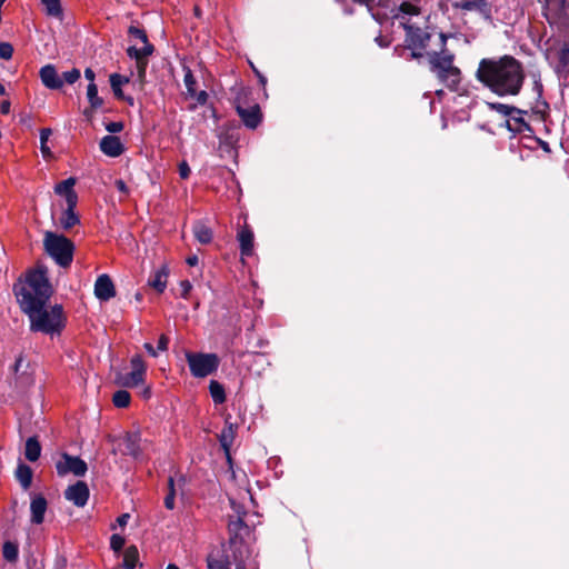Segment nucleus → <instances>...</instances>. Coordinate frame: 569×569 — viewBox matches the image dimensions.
I'll return each mask as SVG.
<instances>
[{
	"mask_svg": "<svg viewBox=\"0 0 569 569\" xmlns=\"http://www.w3.org/2000/svg\"><path fill=\"white\" fill-rule=\"evenodd\" d=\"M126 82H128V79L122 78L118 73H113L110 76V84H111L113 93L117 98H122L123 94H122L121 86Z\"/></svg>",
	"mask_w": 569,
	"mask_h": 569,
	"instance_id": "obj_39",
	"label": "nucleus"
},
{
	"mask_svg": "<svg viewBox=\"0 0 569 569\" xmlns=\"http://www.w3.org/2000/svg\"><path fill=\"white\" fill-rule=\"evenodd\" d=\"M169 270L167 266H162L156 270L149 278L148 284L153 288L157 292L162 293L167 288Z\"/></svg>",
	"mask_w": 569,
	"mask_h": 569,
	"instance_id": "obj_20",
	"label": "nucleus"
},
{
	"mask_svg": "<svg viewBox=\"0 0 569 569\" xmlns=\"http://www.w3.org/2000/svg\"><path fill=\"white\" fill-rule=\"evenodd\" d=\"M154 48L151 43H147V46H143V48L138 49L136 47H129L127 49V54L134 59L137 62V68L139 71V77L142 78L146 72L147 68V58L152 54Z\"/></svg>",
	"mask_w": 569,
	"mask_h": 569,
	"instance_id": "obj_11",
	"label": "nucleus"
},
{
	"mask_svg": "<svg viewBox=\"0 0 569 569\" xmlns=\"http://www.w3.org/2000/svg\"><path fill=\"white\" fill-rule=\"evenodd\" d=\"M178 170L181 179H188L191 173V169L187 161H181L178 166Z\"/></svg>",
	"mask_w": 569,
	"mask_h": 569,
	"instance_id": "obj_47",
	"label": "nucleus"
},
{
	"mask_svg": "<svg viewBox=\"0 0 569 569\" xmlns=\"http://www.w3.org/2000/svg\"><path fill=\"white\" fill-rule=\"evenodd\" d=\"M376 41L379 43L380 47H388L389 42L386 41L382 37L376 38Z\"/></svg>",
	"mask_w": 569,
	"mask_h": 569,
	"instance_id": "obj_59",
	"label": "nucleus"
},
{
	"mask_svg": "<svg viewBox=\"0 0 569 569\" xmlns=\"http://www.w3.org/2000/svg\"><path fill=\"white\" fill-rule=\"evenodd\" d=\"M100 150L108 157H119L123 153L124 147L117 136H106L100 141Z\"/></svg>",
	"mask_w": 569,
	"mask_h": 569,
	"instance_id": "obj_15",
	"label": "nucleus"
},
{
	"mask_svg": "<svg viewBox=\"0 0 569 569\" xmlns=\"http://www.w3.org/2000/svg\"><path fill=\"white\" fill-rule=\"evenodd\" d=\"M41 445L37 437H30L26 441L24 457L27 460L34 462L40 458Z\"/></svg>",
	"mask_w": 569,
	"mask_h": 569,
	"instance_id": "obj_23",
	"label": "nucleus"
},
{
	"mask_svg": "<svg viewBox=\"0 0 569 569\" xmlns=\"http://www.w3.org/2000/svg\"><path fill=\"white\" fill-rule=\"evenodd\" d=\"M32 476V469L28 465L22 462L18 465L16 470V478L24 490L30 488Z\"/></svg>",
	"mask_w": 569,
	"mask_h": 569,
	"instance_id": "obj_24",
	"label": "nucleus"
},
{
	"mask_svg": "<svg viewBox=\"0 0 569 569\" xmlns=\"http://www.w3.org/2000/svg\"><path fill=\"white\" fill-rule=\"evenodd\" d=\"M139 560V551L136 546H129L123 553V568L134 569Z\"/></svg>",
	"mask_w": 569,
	"mask_h": 569,
	"instance_id": "obj_28",
	"label": "nucleus"
},
{
	"mask_svg": "<svg viewBox=\"0 0 569 569\" xmlns=\"http://www.w3.org/2000/svg\"><path fill=\"white\" fill-rule=\"evenodd\" d=\"M236 110L243 124L249 129H256L262 120L261 109L258 103L249 107H243L239 99H237Z\"/></svg>",
	"mask_w": 569,
	"mask_h": 569,
	"instance_id": "obj_9",
	"label": "nucleus"
},
{
	"mask_svg": "<svg viewBox=\"0 0 569 569\" xmlns=\"http://www.w3.org/2000/svg\"><path fill=\"white\" fill-rule=\"evenodd\" d=\"M247 525L240 517H236L233 519H230L228 522V530L230 533V545L232 546L234 543V540L241 536V532L243 530H247Z\"/></svg>",
	"mask_w": 569,
	"mask_h": 569,
	"instance_id": "obj_26",
	"label": "nucleus"
},
{
	"mask_svg": "<svg viewBox=\"0 0 569 569\" xmlns=\"http://www.w3.org/2000/svg\"><path fill=\"white\" fill-rule=\"evenodd\" d=\"M393 19L406 32L403 44L397 46L395 53L407 61L427 56L430 52L428 47L432 34L428 31L427 21L421 14L420 7L403 1L398 7Z\"/></svg>",
	"mask_w": 569,
	"mask_h": 569,
	"instance_id": "obj_2",
	"label": "nucleus"
},
{
	"mask_svg": "<svg viewBox=\"0 0 569 569\" xmlns=\"http://www.w3.org/2000/svg\"><path fill=\"white\" fill-rule=\"evenodd\" d=\"M430 69L437 78L450 90H457L461 80L459 68L453 66V54L442 50L430 51L428 54Z\"/></svg>",
	"mask_w": 569,
	"mask_h": 569,
	"instance_id": "obj_4",
	"label": "nucleus"
},
{
	"mask_svg": "<svg viewBox=\"0 0 569 569\" xmlns=\"http://www.w3.org/2000/svg\"><path fill=\"white\" fill-rule=\"evenodd\" d=\"M114 186L118 189V191H120L121 193H123L126 196L129 193V189L123 180H121V179L116 180Z\"/></svg>",
	"mask_w": 569,
	"mask_h": 569,
	"instance_id": "obj_51",
	"label": "nucleus"
},
{
	"mask_svg": "<svg viewBox=\"0 0 569 569\" xmlns=\"http://www.w3.org/2000/svg\"><path fill=\"white\" fill-rule=\"evenodd\" d=\"M209 391L214 403L221 405L226 401L224 388L221 383L216 380H211L209 385Z\"/></svg>",
	"mask_w": 569,
	"mask_h": 569,
	"instance_id": "obj_29",
	"label": "nucleus"
},
{
	"mask_svg": "<svg viewBox=\"0 0 569 569\" xmlns=\"http://www.w3.org/2000/svg\"><path fill=\"white\" fill-rule=\"evenodd\" d=\"M131 396L126 390H118L113 393L112 402L117 408H127L130 405Z\"/></svg>",
	"mask_w": 569,
	"mask_h": 569,
	"instance_id": "obj_34",
	"label": "nucleus"
},
{
	"mask_svg": "<svg viewBox=\"0 0 569 569\" xmlns=\"http://www.w3.org/2000/svg\"><path fill=\"white\" fill-rule=\"evenodd\" d=\"M87 97L90 102V107L96 110L103 104V100L98 96V88L96 83H89L87 88Z\"/></svg>",
	"mask_w": 569,
	"mask_h": 569,
	"instance_id": "obj_32",
	"label": "nucleus"
},
{
	"mask_svg": "<svg viewBox=\"0 0 569 569\" xmlns=\"http://www.w3.org/2000/svg\"><path fill=\"white\" fill-rule=\"evenodd\" d=\"M28 569H43V566L36 558H31L27 562Z\"/></svg>",
	"mask_w": 569,
	"mask_h": 569,
	"instance_id": "obj_53",
	"label": "nucleus"
},
{
	"mask_svg": "<svg viewBox=\"0 0 569 569\" xmlns=\"http://www.w3.org/2000/svg\"><path fill=\"white\" fill-rule=\"evenodd\" d=\"M167 569H180V568L174 563H169Z\"/></svg>",
	"mask_w": 569,
	"mask_h": 569,
	"instance_id": "obj_63",
	"label": "nucleus"
},
{
	"mask_svg": "<svg viewBox=\"0 0 569 569\" xmlns=\"http://www.w3.org/2000/svg\"><path fill=\"white\" fill-rule=\"evenodd\" d=\"M51 133H52V131L49 128H43L40 130V143H41L40 149H41V152H42V156L44 159H49L52 157V152L47 144Z\"/></svg>",
	"mask_w": 569,
	"mask_h": 569,
	"instance_id": "obj_33",
	"label": "nucleus"
},
{
	"mask_svg": "<svg viewBox=\"0 0 569 569\" xmlns=\"http://www.w3.org/2000/svg\"><path fill=\"white\" fill-rule=\"evenodd\" d=\"M144 382V377L138 372L130 371L118 378V383L127 388H134Z\"/></svg>",
	"mask_w": 569,
	"mask_h": 569,
	"instance_id": "obj_27",
	"label": "nucleus"
},
{
	"mask_svg": "<svg viewBox=\"0 0 569 569\" xmlns=\"http://www.w3.org/2000/svg\"><path fill=\"white\" fill-rule=\"evenodd\" d=\"M89 488L83 481H78L72 486H69L64 491L67 500L71 501L77 507H84L89 499Z\"/></svg>",
	"mask_w": 569,
	"mask_h": 569,
	"instance_id": "obj_10",
	"label": "nucleus"
},
{
	"mask_svg": "<svg viewBox=\"0 0 569 569\" xmlns=\"http://www.w3.org/2000/svg\"><path fill=\"white\" fill-rule=\"evenodd\" d=\"M236 569H246V568H244V563H243V562H238V563L236 565Z\"/></svg>",
	"mask_w": 569,
	"mask_h": 569,
	"instance_id": "obj_64",
	"label": "nucleus"
},
{
	"mask_svg": "<svg viewBox=\"0 0 569 569\" xmlns=\"http://www.w3.org/2000/svg\"><path fill=\"white\" fill-rule=\"evenodd\" d=\"M506 126L512 132H522L529 129L528 123L523 120L521 114L510 116V118L506 120Z\"/></svg>",
	"mask_w": 569,
	"mask_h": 569,
	"instance_id": "obj_30",
	"label": "nucleus"
},
{
	"mask_svg": "<svg viewBox=\"0 0 569 569\" xmlns=\"http://www.w3.org/2000/svg\"><path fill=\"white\" fill-rule=\"evenodd\" d=\"M124 543H126V540L120 535L114 533L110 538V547L116 552L120 551L123 548Z\"/></svg>",
	"mask_w": 569,
	"mask_h": 569,
	"instance_id": "obj_45",
	"label": "nucleus"
},
{
	"mask_svg": "<svg viewBox=\"0 0 569 569\" xmlns=\"http://www.w3.org/2000/svg\"><path fill=\"white\" fill-rule=\"evenodd\" d=\"M130 365L131 371L138 372L139 375L146 377L147 365L141 355H134L130 360Z\"/></svg>",
	"mask_w": 569,
	"mask_h": 569,
	"instance_id": "obj_38",
	"label": "nucleus"
},
{
	"mask_svg": "<svg viewBox=\"0 0 569 569\" xmlns=\"http://www.w3.org/2000/svg\"><path fill=\"white\" fill-rule=\"evenodd\" d=\"M94 295L101 301H108L116 296V288L108 274H100L94 283Z\"/></svg>",
	"mask_w": 569,
	"mask_h": 569,
	"instance_id": "obj_12",
	"label": "nucleus"
},
{
	"mask_svg": "<svg viewBox=\"0 0 569 569\" xmlns=\"http://www.w3.org/2000/svg\"><path fill=\"white\" fill-rule=\"evenodd\" d=\"M13 290L21 310L29 317L31 331L47 335L62 331L66 326L62 306L47 308L52 289L44 267L30 271L26 281L14 284Z\"/></svg>",
	"mask_w": 569,
	"mask_h": 569,
	"instance_id": "obj_1",
	"label": "nucleus"
},
{
	"mask_svg": "<svg viewBox=\"0 0 569 569\" xmlns=\"http://www.w3.org/2000/svg\"><path fill=\"white\" fill-rule=\"evenodd\" d=\"M128 33L130 36L139 39L141 42H143L144 46H147V43H150L148 41V37H147L146 31L140 29V28H138V27H134V26L129 27Z\"/></svg>",
	"mask_w": 569,
	"mask_h": 569,
	"instance_id": "obj_43",
	"label": "nucleus"
},
{
	"mask_svg": "<svg viewBox=\"0 0 569 569\" xmlns=\"http://www.w3.org/2000/svg\"><path fill=\"white\" fill-rule=\"evenodd\" d=\"M76 207H77V204L71 206L70 203H67V208L61 213L59 221H60V226L64 230H70L71 228H73L76 224H78L80 222L79 217L74 212Z\"/></svg>",
	"mask_w": 569,
	"mask_h": 569,
	"instance_id": "obj_22",
	"label": "nucleus"
},
{
	"mask_svg": "<svg viewBox=\"0 0 569 569\" xmlns=\"http://www.w3.org/2000/svg\"><path fill=\"white\" fill-rule=\"evenodd\" d=\"M150 395H151L150 388L149 387L144 388L143 391H142V397L144 399H148L150 397Z\"/></svg>",
	"mask_w": 569,
	"mask_h": 569,
	"instance_id": "obj_61",
	"label": "nucleus"
},
{
	"mask_svg": "<svg viewBox=\"0 0 569 569\" xmlns=\"http://www.w3.org/2000/svg\"><path fill=\"white\" fill-rule=\"evenodd\" d=\"M76 184L74 178H68L66 180L60 181L54 187V192L61 197L66 198V202L72 204L78 203V194L74 191L73 187Z\"/></svg>",
	"mask_w": 569,
	"mask_h": 569,
	"instance_id": "obj_16",
	"label": "nucleus"
},
{
	"mask_svg": "<svg viewBox=\"0 0 569 569\" xmlns=\"http://www.w3.org/2000/svg\"><path fill=\"white\" fill-rule=\"evenodd\" d=\"M186 261L189 266L193 267V266L198 264L199 260H198V257L193 254V256L188 257Z\"/></svg>",
	"mask_w": 569,
	"mask_h": 569,
	"instance_id": "obj_58",
	"label": "nucleus"
},
{
	"mask_svg": "<svg viewBox=\"0 0 569 569\" xmlns=\"http://www.w3.org/2000/svg\"><path fill=\"white\" fill-rule=\"evenodd\" d=\"M487 3L488 0H451L452 7L462 11H483Z\"/></svg>",
	"mask_w": 569,
	"mask_h": 569,
	"instance_id": "obj_21",
	"label": "nucleus"
},
{
	"mask_svg": "<svg viewBox=\"0 0 569 569\" xmlns=\"http://www.w3.org/2000/svg\"><path fill=\"white\" fill-rule=\"evenodd\" d=\"M490 108L501 114L512 116V114H521L522 111L517 109L516 107L505 104V103H490Z\"/></svg>",
	"mask_w": 569,
	"mask_h": 569,
	"instance_id": "obj_40",
	"label": "nucleus"
},
{
	"mask_svg": "<svg viewBox=\"0 0 569 569\" xmlns=\"http://www.w3.org/2000/svg\"><path fill=\"white\" fill-rule=\"evenodd\" d=\"M47 500L43 496H34L31 500L30 510H31V521L36 525H40L43 522L44 513L47 511Z\"/></svg>",
	"mask_w": 569,
	"mask_h": 569,
	"instance_id": "obj_18",
	"label": "nucleus"
},
{
	"mask_svg": "<svg viewBox=\"0 0 569 569\" xmlns=\"http://www.w3.org/2000/svg\"><path fill=\"white\" fill-rule=\"evenodd\" d=\"M106 129L111 133H117L123 130V123L121 121H112L106 124Z\"/></svg>",
	"mask_w": 569,
	"mask_h": 569,
	"instance_id": "obj_48",
	"label": "nucleus"
},
{
	"mask_svg": "<svg viewBox=\"0 0 569 569\" xmlns=\"http://www.w3.org/2000/svg\"><path fill=\"white\" fill-rule=\"evenodd\" d=\"M22 362V358H18L12 367L13 371H18Z\"/></svg>",
	"mask_w": 569,
	"mask_h": 569,
	"instance_id": "obj_60",
	"label": "nucleus"
},
{
	"mask_svg": "<svg viewBox=\"0 0 569 569\" xmlns=\"http://www.w3.org/2000/svg\"><path fill=\"white\" fill-rule=\"evenodd\" d=\"M169 338L166 335H161L158 340V349L160 351H166L168 349Z\"/></svg>",
	"mask_w": 569,
	"mask_h": 569,
	"instance_id": "obj_50",
	"label": "nucleus"
},
{
	"mask_svg": "<svg viewBox=\"0 0 569 569\" xmlns=\"http://www.w3.org/2000/svg\"><path fill=\"white\" fill-rule=\"evenodd\" d=\"M130 516L128 513H123L121 516H119L117 518V523L120 526V527H123L127 525L128 520H129Z\"/></svg>",
	"mask_w": 569,
	"mask_h": 569,
	"instance_id": "obj_54",
	"label": "nucleus"
},
{
	"mask_svg": "<svg viewBox=\"0 0 569 569\" xmlns=\"http://www.w3.org/2000/svg\"><path fill=\"white\" fill-rule=\"evenodd\" d=\"M43 246L47 253L62 268L70 267L73 260L74 244L62 234L51 231L44 233Z\"/></svg>",
	"mask_w": 569,
	"mask_h": 569,
	"instance_id": "obj_5",
	"label": "nucleus"
},
{
	"mask_svg": "<svg viewBox=\"0 0 569 569\" xmlns=\"http://www.w3.org/2000/svg\"><path fill=\"white\" fill-rule=\"evenodd\" d=\"M543 16L550 26L559 29L569 27V2L566 0H545Z\"/></svg>",
	"mask_w": 569,
	"mask_h": 569,
	"instance_id": "obj_7",
	"label": "nucleus"
},
{
	"mask_svg": "<svg viewBox=\"0 0 569 569\" xmlns=\"http://www.w3.org/2000/svg\"><path fill=\"white\" fill-rule=\"evenodd\" d=\"M81 77L80 70L77 68H73L69 71H66L62 73L61 79L63 80V83L73 84L77 82Z\"/></svg>",
	"mask_w": 569,
	"mask_h": 569,
	"instance_id": "obj_42",
	"label": "nucleus"
},
{
	"mask_svg": "<svg viewBox=\"0 0 569 569\" xmlns=\"http://www.w3.org/2000/svg\"><path fill=\"white\" fill-rule=\"evenodd\" d=\"M39 77L43 86L51 90H59L63 87V80L58 74L53 64H46L39 71Z\"/></svg>",
	"mask_w": 569,
	"mask_h": 569,
	"instance_id": "obj_13",
	"label": "nucleus"
},
{
	"mask_svg": "<svg viewBox=\"0 0 569 569\" xmlns=\"http://www.w3.org/2000/svg\"><path fill=\"white\" fill-rule=\"evenodd\" d=\"M186 358L191 375L197 378H204L213 373L219 366V358L214 353L187 352Z\"/></svg>",
	"mask_w": 569,
	"mask_h": 569,
	"instance_id": "obj_6",
	"label": "nucleus"
},
{
	"mask_svg": "<svg viewBox=\"0 0 569 569\" xmlns=\"http://www.w3.org/2000/svg\"><path fill=\"white\" fill-rule=\"evenodd\" d=\"M183 82L191 98H194L200 104L207 102L208 93L206 91H197V80L190 69L186 70Z\"/></svg>",
	"mask_w": 569,
	"mask_h": 569,
	"instance_id": "obj_17",
	"label": "nucleus"
},
{
	"mask_svg": "<svg viewBox=\"0 0 569 569\" xmlns=\"http://www.w3.org/2000/svg\"><path fill=\"white\" fill-rule=\"evenodd\" d=\"M176 500V489H174V479L169 477L168 479V493L164 497V507L169 510L174 508Z\"/></svg>",
	"mask_w": 569,
	"mask_h": 569,
	"instance_id": "obj_37",
	"label": "nucleus"
},
{
	"mask_svg": "<svg viewBox=\"0 0 569 569\" xmlns=\"http://www.w3.org/2000/svg\"><path fill=\"white\" fill-rule=\"evenodd\" d=\"M192 231H193L196 239L200 243L208 244L211 242L212 237H213L212 230H211V228L206 226L203 222H200V221L196 222L192 227Z\"/></svg>",
	"mask_w": 569,
	"mask_h": 569,
	"instance_id": "obj_25",
	"label": "nucleus"
},
{
	"mask_svg": "<svg viewBox=\"0 0 569 569\" xmlns=\"http://www.w3.org/2000/svg\"><path fill=\"white\" fill-rule=\"evenodd\" d=\"M440 46L443 47L446 44V38L442 33L438 36Z\"/></svg>",
	"mask_w": 569,
	"mask_h": 569,
	"instance_id": "obj_62",
	"label": "nucleus"
},
{
	"mask_svg": "<svg viewBox=\"0 0 569 569\" xmlns=\"http://www.w3.org/2000/svg\"><path fill=\"white\" fill-rule=\"evenodd\" d=\"M44 7V11L48 16L60 18L62 14V8L60 0H41Z\"/></svg>",
	"mask_w": 569,
	"mask_h": 569,
	"instance_id": "obj_31",
	"label": "nucleus"
},
{
	"mask_svg": "<svg viewBox=\"0 0 569 569\" xmlns=\"http://www.w3.org/2000/svg\"><path fill=\"white\" fill-rule=\"evenodd\" d=\"M18 546L11 541L4 542L2 547L3 558L10 562H14L18 559Z\"/></svg>",
	"mask_w": 569,
	"mask_h": 569,
	"instance_id": "obj_35",
	"label": "nucleus"
},
{
	"mask_svg": "<svg viewBox=\"0 0 569 569\" xmlns=\"http://www.w3.org/2000/svg\"><path fill=\"white\" fill-rule=\"evenodd\" d=\"M13 54V47L9 42H0V58L10 60Z\"/></svg>",
	"mask_w": 569,
	"mask_h": 569,
	"instance_id": "obj_46",
	"label": "nucleus"
},
{
	"mask_svg": "<svg viewBox=\"0 0 569 569\" xmlns=\"http://www.w3.org/2000/svg\"><path fill=\"white\" fill-rule=\"evenodd\" d=\"M180 289H181V297L187 299L192 289V284L189 280H182L180 282Z\"/></svg>",
	"mask_w": 569,
	"mask_h": 569,
	"instance_id": "obj_49",
	"label": "nucleus"
},
{
	"mask_svg": "<svg viewBox=\"0 0 569 569\" xmlns=\"http://www.w3.org/2000/svg\"><path fill=\"white\" fill-rule=\"evenodd\" d=\"M57 473L60 477H64L72 473L77 477L84 476L88 466L84 460L79 457L70 456L69 453H62L60 459L56 462Z\"/></svg>",
	"mask_w": 569,
	"mask_h": 569,
	"instance_id": "obj_8",
	"label": "nucleus"
},
{
	"mask_svg": "<svg viewBox=\"0 0 569 569\" xmlns=\"http://www.w3.org/2000/svg\"><path fill=\"white\" fill-rule=\"evenodd\" d=\"M209 569H230L231 560L223 549L212 551L207 558Z\"/></svg>",
	"mask_w": 569,
	"mask_h": 569,
	"instance_id": "obj_19",
	"label": "nucleus"
},
{
	"mask_svg": "<svg viewBox=\"0 0 569 569\" xmlns=\"http://www.w3.org/2000/svg\"><path fill=\"white\" fill-rule=\"evenodd\" d=\"M240 252L242 257H250L253 253L254 236L249 226L244 224L237 233Z\"/></svg>",
	"mask_w": 569,
	"mask_h": 569,
	"instance_id": "obj_14",
	"label": "nucleus"
},
{
	"mask_svg": "<svg viewBox=\"0 0 569 569\" xmlns=\"http://www.w3.org/2000/svg\"><path fill=\"white\" fill-rule=\"evenodd\" d=\"M143 348L147 350V352L151 356V357H157L158 353L157 351L154 350L153 346L150 343V342H146L143 345Z\"/></svg>",
	"mask_w": 569,
	"mask_h": 569,
	"instance_id": "obj_56",
	"label": "nucleus"
},
{
	"mask_svg": "<svg viewBox=\"0 0 569 569\" xmlns=\"http://www.w3.org/2000/svg\"><path fill=\"white\" fill-rule=\"evenodd\" d=\"M124 441H126L127 453L137 458L139 456L138 436L137 435H128L126 437Z\"/></svg>",
	"mask_w": 569,
	"mask_h": 569,
	"instance_id": "obj_41",
	"label": "nucleus"
},
{
	"mask_svg": "<svg viewBox=\"0 0 569 569\" xmlns=\"http://www.w3.org/2000/svg\"><path fill=\"white\" fill-rule=\"evenodd\" d=\"M558 61L562 68L569 67V46L563 44L558 51Z\"/></svg>",
	"mask_w": 569,
	"mask_h": 569,
	"instance_id": "obj_44",
	"label": "nucleus"
},
{
	"mask_svg": "<svg viewBox=\"0 0 569 569\" xmlns=\"http://www.w3.org/2000/svg\"><path fill=\"white\" fill-rule=\"evenodd\" d=\"M234 439L233 426L229 425L226 429L222 430L220 436V443L226 451L229 450Z\"/></svg>",
	"mask_w": 569,
	"mask_h": 569,
	"instance_id": "obj_36",
	"label": "nucleus"
},
{
	"mask_svg": "<svg viewBox=\"0 0 569 569\" xmlns=\"http://www.w3.org/2000/svg\"><path fill=\"white\" fill-rule=\"evenodd\" d=\"M84 77L90 81V83H94L96 74H94V71L92 69L87 68L84 70Z\"/></svg>",
	"mask_w": 569,
	"mask_h": 569,
	"instance_id": "obj_55",
	"label": "nucleus"
},
{
	"mask_svg": "<svg viewBox=\"0 0 569 569\" xmlns=\"http://www.w3.org/2000/svg\"><path fill=\"white\" fill-rule=\"evenodd\" d=\"M252 69H253V72L256 73V76L258 77L259 82H260L262 86H264V84H266V82H267L266 77H264L263 74H261V73H260V72H259L254 67H252Z\"/></svg>",
	"mask_w": 569,
	"mask_h": 569,
	"instance_id": "obj_57",
	"label": "nucleus"
},
{
	"mask_svg": "<svg viewBox=\"0 0 569 569\" xmlns=\"http://www.w3.org/2000/svg\"><path fill=\"white\" fill-rule=\"evenodd\" d=\"M477 79L499 96H517L525 81L520 61L512 56L500 59H482L477 70Z\"/></svg>",
	"mask_w": 569,
	"mask_h": 569,
	"instance_id": "obj_3",
	"label": "nucleus"
},
{
	"mask_svg": "<svg viewBox=\"0 0 569 569\" xmlns=\"http://www.w3.org/2000/svg\"><path fill=\"white\" fill-rule=\"evenodd\" d=\"M10 108H11V102L8 99L2 100L0 102V112L2 114H8L10 112Z\"/></svg>",
	"mask_w": 569,
	"mask_h": 569,
	"instance_id": "obj_52",
	"label": "nucleus"
}]
</instances>
